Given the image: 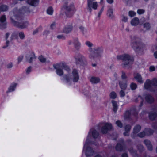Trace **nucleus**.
I'll return each instance as SVG.
<instances>
[{
  "mask_svg": "<svg viewBox=\"0 0 157 157\" xmlns=\"http://www.w3.org/2000/svg\"><path fill=\"white\" fill-rule=\"evenodd\" d=\"M10 15L11 22L14 26L21 29L27 26L28 23L23 21V17L19 14L17 9L15 8L12 11L10 12Z\"/></svg>",
  "mask_w": 157,
  "mask_h": 157,
  "instance_id": "1",
  "label": "nucleus"
},
{
  "mask_svg": "<svg viewBox=\"0 0 157 157\" xmlns=\"http://www.w3.org/2000/svg\"><path fill=\"white\" fill-rule=\"evenodd\" d=\"M117 57L118 60L122 61L123 63L121 66L123 68L129 69L131 67V65L134 61L132 56L128 54H124L117 56Z\"/></svg>",
  "mask_w": 157,
  "mask_h": 157,
  "instance_id": "2",
  "label": "nucleus"
},
{
  "mask_svg": "<svg viewBox=\"0 0 157 157\" xmlns=\"http://www.w3.org/2000/svg\"><path fill=\"white\" fill-rule=\"evenodd\" d=\"M87 140L86 141L83 148V152H85L86 157H91L95 154V151L93 148L88 146V145L91 144V142L88 141Z\"/></svg>",
  "mask_w": 157,
  "mask_h": 157,
  "instance_id": "3",
  "label": "nucleus"
},
{
  "mask_svg": "<svg viewBox=\"0 0 157 157\" xmlns=\"http://www.w3.org/2000/svg\"><path fill=\"white\" fill-rule=\"evenodd\" d=\"M134 38L136 41L133 43V48L136 52H139L142 50L144 44L140 41L139 38L136 36H134Z\"/></svg>",
  "mask_w": 157,
  "mask_h": 157,
  "instance_id": "4",
  "label": "nucleus"
},
{
  "mask_svg": "<svg viewBox=\"0 0 157 157\" xmlns=\"http://www.w3.org/2000/svg\"><path fill=\"white\" fill-rule=\"evenodd\" d=\"M99 135V133L97 130L94 128H92L89 132L86 141L88 140V141L91 142L90 139L92 137L94 139H97L98 138Z\"/></svg>",
  "mask_w": 157,
  "mask_h": 157,
  "instance_id": "5",
  "label": "nucleus"
},
{
  "mask_svg": "<svg viewBox=\"0 0 157 157\" xmlns=\"http://www.w3.org/2000/svg\"><path fill=\"white\" fill-rule=\"evenodd\" d=\"M112 128V126L111 124L106 123L103 124L101 128V131L103 134L107 133L109 131L111 130Z\"/></svg>",
  "mask_w": 157,
  "mask_h": 157,
  "instance_id": "6",
  "label": "nucleus"
},
{
  "mask_svg": "<svg viewBox=\"0 0 157 157\" xmlns=\"http://www.w3.org/2000/svg\"><path fill=\"white\" fill-rule=\"evenodd\" d=\"M125 146L124 140L121 139L119 140V142L117 144L115 148L116 150L119 151H123Z\"/></svg>",
  "mask_w": 157,
  "mask_h": 157,
  "instance_id": "7",
  "label": "nucleus"
},
{
  "mask_svg": "<svg viewBox=\"0 0 157 157\" xmlns=\"http://www.w3.org/2000/svg\"><path fill=\"white\" fill-rule=\"evenodd\" d=\"M53 67L54 69H56V72L57 74L59 76H62L63 74V72L61 68V65L60 63L54 64Z\"/></svg>",
  "mask_w": 157,
  "mask_h": 157,
  "instance_id": "8",
  "label": "nucleus"
},
{
  "mask_svg": "<svg viewBox=\"0 0 157 157\" xmlns=\"http://www.w3.org/2000/svg\"><path fill=\"white\" fill-rule=\"evenodd\" d=\"M6 17L5 15L2 16L0 19V29H5L6 28V23L5 22Z\"/></svg>",
  "mask_w": 157,
  "mask_h": 157,
  "instance_id": "9",
  "label": "nucleus"
},
{
  "mask_svg": "<svg viewBox=\"0 0 157 157\" xmlns=\"http://www.w3.org/2000/svg\"><path fill=\"white\" fill-rule=\"evenodd\" d=\"M73 81L74 82H77L79 79V76L77 71L74 69L72 71Z\"/></svg>",
  "mask_w": 157,
  "mask_h": 157,
  "instance_id": "10",
  "label": "nucleus"
},
{
  "mask_svg": "<svg viewBox=\"0 0 157 157\" xmlns=\"http://www.w3.org/2000/svg\"><path fill=\"white\" fill-rule=\"evenodd\" d=\"M73 29V26L72 24L68 25L65 27L63 30V32L66 34H68L71 32Z\"/></svg>",
  "mask_w": 157,
  "mask_h": 157,
  "instance_id": "11",
  "label": "nucleus"
},
{
  "mask_svg": "<svg viewBox=\"0 0 157 157\" xmlns=\"http://www.w3.org/2000/svg\"><path fill=\"white\" fill-rule=\"evenodd\" d=\"M146 101L149 103H151L153 102L154 99L153 97L150 94H147L145 97Z\"/></svg>",
  "mask_w": 157,
  "mask_h": 157,
  "instance_id": "12",
  "label": "nucleus"
},
{
  "mask_svg": "<svg viewBox=\"0 0 157 157\" xmlns=\"http://www.w3.org/2000/svg\"><path fill=\"white\" fill-rule=\"evenodd\" d=\"M144 143L148 150L150 151H152V146L150 141L148 140H144Z\"/></svg>",
  "mask_w": 157,
  "mask_h": 157,
  "instance_id": "13",
  "label": "nucleus"
},
{
  "mask_svg": "<svg viewBox=\"0 0 157 157\" xmlns=\"http://www.w3.org/2000/svg\"><path fill=\"white\" fill-rule=\"evenodd\" d=\"M84 60V56L81 54H78L76 58V63L78 64H82Z\"/></svg>",
  "mask_w": 157,
  "mask_h": 157,
  "instance_id": "14",
  "label": "nucleus"
},
{
  "mask_svg": "<svg viewBox=\"0 0 157 157\" xmlns=\"http://www.w3.org/2000/svg\"><path fill=\"white\" fill-rule=\"evenodd\" d=\"M152 85V81L149 79H147L144 83V87L145 89H149Z\"/></svg>",
  "mask_w": 157,
  "mask_h": 157,
  "instance_id": "15",
  "label": "nucleus"
},
{
  "mask_svg": "<svg viewBox=\"0 0 157 157\" xmlns=\"http://www.w3.org/2000/svg\"><path fill=\"white\" fill-rule=\"evenodd\" d=\"M134 78L139 82L140 83H142L143 82L141 76L140 74L137 73L136 75L134 74Z\"/></svg>",
  "mask_w": 157,
  "mask_h": 157,
  "instance_id": "16",
  "label": "nucleus"
},
{
  "mask_svg": "<svg viewBox=\"0 0 157 157\" xmlns=\"http://www.w3.org/2000/svg\"><path fill=\"white\" fill-rule=\"evenodd\" d=\"M38 0H28L27 3L32 6H36L38 3Z\"/></svg>",
  "mask_w": 157,
  "mask_h": 157,
  "instance_id": "17",
  "label": "nucleus"
},
{
  "mask_svg": "<svg viewBox=\"0 0 157 157\" xmlns=\"http://www.w3.org/2000/svg\"><path fill=\"white\" fill-rule=\"evenodd\" d=\"M73 5L71 4L69 6H67V3H66L63 6V8L68 12L71 11L73 8Z\"/></svg>",
  "mask_w": 157,
  "mask_h": 157,
  "instance_id": "18",
  "label": "nucleus"
},
{
  "mask_svg": "<svg viewBox=\"0 0 157 157\" xmlns=\"http://www.w3.org/2000/svg\"><path fill=\"white\" fill-rule=\"evenodd\" d=\"M90 81L93 83L96 84L100 82V79L98 77H92L90 79Z\"/></svg>",
  "mask_w": 157,
  "mask_h": 157,
  "instance_id": "19",
  "label": "nucleus"
},
{
  "mask_svg": "<svg viewBox=\"0 0 157 157\" xmlns=\"http://www.w3.org/2000/svg\"><path fill=\"white\" fill-rule=\"evenodd\" d=\"M17 84V83H13L12 84L8 89V90L7 91L6 93H8L11 92L15 90Z\"/></svg>",
  "mask_w": 157,
  "mask_h": 157,
  "instance_id": "20",
  "label": "nucleus"
},
{
  "mask_svg": "<svg viewBox=\"0 0 157 157\" xmlns=\"http://www.w3.org/2000/svg\"><path fill=\"white\" fill-rule=\"evenodd\" d=\"M141 129V126L140 125H136L133 129V133L135 134L138 133L140 131Z\"/></svg>",
  "mask_w": 157,
  "mask_h": 157,
  "instance_id": "21",
  "label": "nucleus"
},
{
  "mask_svg": "<svg viewBox=\"0 0 157 157\" xmlns=\"http://www.w3.org/2000/svg\"><path fill=\"white\" fill-rule=\"evenodd\" d=\"M26 61L30 63H32L33 59H35L36 58L35 55L34 54H33L30 56H26Z\"/></svg>",
  "mask_w": 157,
  "mask_h": 157,
  "instance_id": "22",
  "label": "nucleus"
},
{
  "mask_svg": "<svg viewBox=\"0 0 157 157\" xmlns=\"http://www.w3.org/2000/svg\"><path fill=\"white\" fill-rule=\"evenodd\" d=\"M94 50L96 52L97 54L99 56H101V53H102L103 50L102 48L98 47L96 49H94Z\"/></svg>",
  "mask_w": 157,
  "mask_h": 157,
  "instance_id": "23",
  "label": "nucleus"
},
{
  "mask_svg": "<svg viewBox=\"0 0 157 157\" xmlns=\"http://www.w3.org/2000/svg\"><path fill=\"white\" fill-rule=\"evenodd\" d=\"M113 105V110L115 113H116L118 109V105L117 102L114 100L112 101Z\"/></svg>",
  "mask_w": 157,
  "mask_h": 157,
  "instance_id": "24",
  "label": "nucleus"
},
{
  "mask_svg": "<svg viewBox=\"0 0 157 157\" xmlns=\"http://www.w3.org/2000/svg\"><path fill=\"white\" fill-rule=\"evenodd\" d=\"M131 23L132 25L136 26L139 23V20L137 17H135L131 21Z\"/></svg>",
  "mask_w": 157,
  "mask_h": 157,
  "instance_id": "25",
  "label": "nucleus"
},
{
  "mask_svg": "<svg viewBox=\"0 0 157 157\" xmlns=\"http://www.w3.org/2000/svg\"><path fill=\"white\" fill-rule=\"evenodd\" d=\"M128 151L134 157H138L136 151L134 150L132 148L130 147L128 148Z\"/></svg>",
  "mask_w": 157,
  "mask_h": 157,
  "instance_id": "26",
  "label": "nucleus"
},
{
  "mask_svg": "<svg viewBox=\"0 0 157 157\" xmlns=\"http://www.w3.org/2000/svg\"><path fill=\"white\" fill-rule=\"evenodd\" d=\"M157 114L155 112H151L149 114V118L151 120L155 119L156 117Z\"/></svg>",
  "mask_w": 157,
  "mask_h": 157,
  "instance_id": "27",
  "label": "nucleus"
},
{
  "mask_svg": "<svg viewBox=\"0 0 157 157\" xmlns=\"http://www.w3.org/2000/svg\"><path fill=\"white\" fill-rule=\"evenodd\" d=\"M98 56H99L97 54V53H96L94 50L90 52V58L94 59Z\"/></svg>",
  "mask_w": 157,
  "mask_h": 157,
  "instance_id": "28",
  "label": "nucleus"
},
{
  "mask_svg": "<svg viewBox=\"0 0 157 157\" xmlns=\"http://www.w3.org/2000/svg\"><path fill=\"white\" fill-rule=\"evenodd\" d=\"M8 9V6L6 5H3L0 6V11L2 12L6 11Z\"/></svg>",
  "mask_w": 157,
  "mask_h": 157,
  "instance_id": "29",
  "label": "nucleus"
},
{
  "mask_svg": "<svg viewBox=\"0 0 157 157\" xmlns=\"http://www.w3.org/2000/svg\"><path fill=\"white\" fill-rule=\"evenodd\" d=\"M139 101H140V107H141L143 105V98L140 95L138 96V98H136L135 100V101L136 102H137Z\"/></svg>",
  "mask_w": 157,
  "mask_h": 157,
  "instance_id": "30",
  "label": "nucleus"
},
{
  "mask_svg": "<svg viewBox=\"0 0 157 157\" xmlns=\"http://www.w3.org/2000/svg\"><path fill=\"white\" fill-rule=\"evenodd\" d=\"M74 44L75 48L77 50H78L80 48L81 44L77 39L74 40Z\"/></svg>",
  "mask_w": 157,
  "mask_h": 157,
  "instance_id": "31",
  "label": "nucleus"
},
{
  "mask_svg": "<svg viewBox=\"0 0 157 157\" xmlns=\"http://www.w3.org/2000/svg\"><path fill=\"white\" fill-rule=\"evenodd\" d=\"M120 86L121 89L123 90H125L127 87V85L126 83H123L122 82H119Z\"/></svg>",
  "mask_w": 157,
  "mask_h": 157,
  "instance_id": "32",
  "label": "nucleus"
},
{
  "mask_svg": "<svg viewBox=\"0 0 157 157\" xmlns=\"http://www.w3.org/2000/svg\"><path fill=\"white\" fill-rule=\"evenodd\" d=\"M146 134L147 135H151L153 133V131L150 128H147L145 130Z\"/></svg>",
  "mask_w": 157,
  "mask_h": 157,
  "instance_id": "33",
  "label": "nucleus"
},
{
  "mask_svg": "<svg viewBox=\"0 0 157 157\" xmlns=\"http://www.w3.org/2000/svg\"><path fill=\"white\" fill-rule=\"evenodd\" d=\"M63 77L67 83H69L70 82L71 78L68 75H64Z\"/></svg>",
  "mask_w": 157,
  "mask_h": 157,
  "instance_id": "34",
  "label": "nucleus"
},
{
  "mask_svg": "<svg viewBox=\"0 0 157 157\" xmlns=\"http://www.w3.org/2000/svg\"><path fill=\"white\" fill-rule=\"evenodd\" d=\"M18 35L20 38L22 40L24 39L25 35L24 33L23 32H20L18 33Z\"/></svg>",
  "mask_w": 157,
  "mask_h": 157,
  "instance_id": "35",
  "label": "nucleus"
},
{
  "mask_svg": "<svg viewBox=\"0 0 157 157\" xmlns=\"http://www.w3.org/2000/svg\"><path fill=\"white\" fill-rule=\"evenodd\" d=\"M61 65V67L63 68L65 70L67 71L68 72H69L70 71L69 68L66 65V64L64 63H60Z\"/></svg>",
  "mask_w": 157,
  "mask_h": 157,
  "instance_id": "36",
  "label": "nucleus"
},
{
  "mask_svg": "<svg viewBox=\"0 0 157 157\" xmlns=\"http://www.w3.org/2000/svg\"><path fill=\"white\" fill-rule=\"evenodd\" d=\"M18 38L17 34L16 32H14L11 35L10 38L11 41L13 39H17Z\"/></svg>",
  "mask_w": 157,
  "mask_h": 157,
  "instance_id": "37",
  "label": "nucleus"
},
{
  "mask_svg": "<svg viewBox=\"0 0 157 157\" xmlns=\"http://www.w3.org/2000/svg\"><path fill=\"white\" fill-rule=\"evenodd\" d=\"M130 87L131 89L132 90H135L137 88V85L136 84L133 82H132L131 84L130 85Z\"/></svg>",
  "mask_w": 157,
  "mask_h": 157,
  "instance_id": "38",
  "label": "nucleus"
},
{
  "mask_svg": "<svg viewBox=\"0 0 157 157\" xmlns=\"http://www.w3.org/2000/svg\"><path fill=\"white\" fill-rule=\"evenodd\" d=\"M53 11V9L51 7H49L47 10V13L49 15H52Z\"/></svg>",
  "mask_w": 157,
  "mask_h": 157,
  "instance_id": "39",
  "label": "nucleus"
},
{
  "mask_svg": "<svg viewBox=\"0 0 157 157\" xmlns=\"http://www.w3.org/2000/svg\"><path fill=\"white\" fill-rule=\"evenodd\" d=\"M144 27L146 29V30H149L150 27V24L148 23H146L143 25Z\"/></svg>",
  "mask_w": 157,
  "mask_h": 157,
  "instance_id": "40",
  "label": "nucleus"
},
{
  "mask_svg": "<svg viewBox=\"0 0 157 157\" xmlns=\"http://www.w3.org/2000/svg\"><path fill=\"white\" fill-rule=\"evenodd\" d=\"M110 96L111 98L115 99L117 97L116 94L113 91L110 94Z\"/></svg>",
  "mask_w": 157,
  "mask_h": 157,
  "instance_id": "41",
  "label": "nucleus"
},
{
  "mask_svg": "<svg viewBox=\"0 0 157 157\" xmlns=\"http://www.w3.org/2000/svg\"><path fill=\"white\" fill-rule=\"evenodd\" d=\"M131 128V126L129 125L128 124L126 125L124 127V129L125 131L129 132Z\"/></svg>",
  "mask_w": 157,
  "mask_h": 157,
  "instance_id": "42",
  "label": "nucleus"
},
{
  "mask_svg": "<svg viewBox=\"0 0 157 157\" xmlns=\"http://www.w3.org/2000/svg\"><path fill=\"white\" fill-rule=\"evenodd\" d=\"M116 124L118 127L120 128L123 127V124L120 120L117 121Z\"/></svg>",
  "mask_w": 157,
  "mask_h": 157,
  "instance_id": "43",
  "label": "nucleus"
},
{
  "mask_svg": "<svg viewBox=\"0 0 157 157\" xmlns=\"http://www.w3.org/2000/svg\"><path fill=\"white\" fill-rule=\"evenodd\" d=\"M38 59L40 62L42 63H44L46 62V59L45 58L42 56H40L38 57Z\"/></svg>",
  "mask_w": 157,
  "mask_h": 157,
  "instance_id": "44",
  "label": "nucleus"
},
{
  "mask_svg": "<svg viewBox=\"0 0 157 157\" xmlns=\"http://www.w3.org/2000/svg\"><path fill=\"white\" fill-rule=\"evenodd\" d=\"M130 115V113L129 111H126L124 114V117L125 119H129Z\"/></svg>",
  "mask_w": 157,
  "mask_h": 157,
  "instance_id": "45",
  "label": "nucleus"
},
{
  "mask_svg": "<svg viewBox=\"0 0 157 157\" xmlns=\"http://www.w3.org/2000/svg\"><path fill=\"white\" fill-rule=\"evenodd\" d=\"M137 147L138 149L140 151H142L144 150V147L143 145L141 144H139L137 145Z\"/></svg>",
  "mask_w": 157,
  "mask_h": 157,
  "instance_id": "46",
  "label": "nucleus"
},
{
  "mask_svg": "<svg viewBox=\"0 0 157 157\" xmlns=\"http://www.w3.org/2000/svg\"><path fill=\"white\" fill-rule=\"evenodd\" d=\"M122 75L121 76V78L122 79H125L127 78V76L126 75V74L125 72L122 71H121Z\"/></svg>",
  "mask_w": 157,
  "mask_h": 157,
  "instance_id": "47",
  "label": "nucleus"
},
{
  "mask_svg": "<svg viewBox=\"0 0 157 157\" xmlns=\"http://www.w3.org/2000/svg\"><path fill=\"white\" fill-rule=\"evenodd\" d=\"M98 6V5L97 2H92V5L91 7L95 10L97 9Z\"/></svg>",
  "mask_w": 157,
  "mask_h": 157,
  "instance_id": "48",
  "label": "nucleus"
},
{
  "mask_svg": "<svg viewBox=\"0 0 157 157\" xmlns=\"http://www.w3.org/2000/svg\"><path fill=\"white\" fill-rule=\"evenodd\" d=\"M108 14H109V16L110 17H113V10L112 9H110L108 11Z\"/></svg>",
  "mask_w": 157,
  "mask_h": 157,
  "instance_id": "49",
  "label": "nucleus"
},
{
  "mask_svg": "<svg viewBox=\"0 0 157 157\" xmlns=\"http://www.w3.org/2000/svg\"><path fill=\"white\" fill-rule=\"evenodd\" d=\"M152 86H157V79H153L152 81Z\"/></svg>",
  "mask_w": 157,
  "mask_h": 157,
  "instance_id": "50",
  "label": "nucleus"
},
{
  "mask_svg": "<svg viewBox=\"0 0 157 157\" xmlns=\"http://www.w3.org/2000/svg\"><path fill=\"white\" fill-rule=\"evenodd\" d=\"M136 14V13L133 11H130L129 12V15L131 17L134 16Z\"/></svg>",
  "mask_w": 157,
  "mask_h": 157,
  "instance_id": "51",
  "label": "nucleus"
},
{
  "mask_svg": "<svg viewBox=\"0 0 157 157\" xmlns=\"http://www.w3.org/2000/svg\"><path fill=\"white\" fill-rule=\"evenodd\" d=\"M123 90H121L119 94L121 97H123L125 95L124 92Z\"/></svg>",
  "mask_w": 157,
  "mask_h": 157,
  "instance_id": "52",
  "label": "nucleus"
},
{
  "mask_svg": "<svg viewBox=\"0 0 157 157\" xmlns=\"http://www.w3.org/2000/svg\"><path fill=\"white\" fill-rule=\"evenodd\" d=\"M146 133L144 132H142L138 134V136L140 137H143L145 135Z\"/></svg>",
  "mask_w": 157,
  "mask_h": 157,
  "instance_id": "53",
  "label": "nucleus"
},
{
  "mask_svg": "<svg viewBox=\"0 0 157 157\" xmlns=\"http://www.w3.org/2000/svg\"><path fill=\"white\" fill-rule=\"evenodd\" d=\"M145 11L143 9H139L137 10V13L139 14H142L144 13Z\"/></svg>",
  "mask_w": 157,
  "mask_h": 157,
  "instance_id": "54",
  "label": "nucleus"
},
{
  "mask_svg": "<svg viewBox=\"0 0 157 157\" xmlns=\"http://www.w3.org/2000/svg\"><path fill=\"white\" fill-rule=\"evenodd\" d=\"M152 127L155 129H157V122H155L152 124Z\"/></svg>",
  "mask_w": 157,
  "mask_h": 157,
  "instance_id": "55",
  "label": "nucleus"
},
{
  "mask_svg": "<svg viewBox=\"0 0 157 157\" xmlns=\"http://www.w3.org/2000/svg\"><path fill=\"white\" fill-rule=\"evenodd\" d=\"M31 68L32 67L31 66L29 67L28 68L26 71V72L27 74H29L30 72L31 71Z\"/></svg>",
  "mask_w": 157,
  "mask_h": 157,
  "instance_id": "56",
  "label": "nucleus"
},
{
  "mask_svg": "<svg viewBox=\"0 0 157 157\" xmlns=\"http://www.w3.org/2000/svg\"><path fill=\"white\" fill-rule=\"evenodd\" d=\"M86 45H88L90 47H91L93 45L92 43L89 41H87L86 43Z\"/></svg>",
  "mask_w": 157,
  "mask_h": 157,
  "instance_id": "57",
  "label": "nucleus"
},
{
  "mask_svg": "<svg viewBox=\"0 0 157 157\" xmlns=\"http://www.w3.org/2000/svg\"><path fill=\"white\" fill-rule=\"evenodd\" d=\"M123 18L122 19V21L124 22H126L128 20V17H125V16L123 15L122 16Z\"/></svg>",
  "mask_w": 157,
  "mask_h": 157,
  "instance_id": "58",
  "label": "nucleus"
},
{
  "mask_svg": "<svg viewBox=\"0 0 157 157\" xmlns=\"http://www.w3.org/2000/svg\"><path fill=\"white\" fill-rule=\"evenodd\" d=\"M13 66V64L12 63H10L8 64L6 66L8 68H11Z\"/></svg>",
  "mask_w": 157,
  "mask_h": 157,
  "instance_id": "59",
  "label": "nucleus"
},
{
  "mask_svg": "<svg viewBox=\"0 0 157 157\" xmlns=\"http://www.w3.org/2000/svg\"><path fill=\"white\" fill-rule=\"evenodd\" d=\"M121 157H128V154L126 152L122 153L121 155Z\"/></svg>",
  "mask_w": 157,
  "mask_h": 157,
  "instance_id": "60",
  "label": "nucleus"
},
{
  "mask_svg": "<svg viewBox=\"0 0 157 157\" xmlns=\"http://www.w3.org/2000/svg\"><path fill=\"white\" fill-rule=\"evenodd\" d=\"M23 9L24 10V13H25L29 10V9L28 8H26L25 7H23Z\"/></svg>",
  "mask_w": 157,
  "mask_h": 157,
  "instance_id": "61",
  "label": "nucleus"
},
{
  "mask_svg": "<svg viewBox=\"0 0 157 157\" xmlns=\"http://www.w3.org/2000/svg\"><path fill=\"white\" fill-rule=\"evenodd\" d=\"M6 46H4L3 47V48H6V47H7L8 46H9V41H8V40H6Z\"/></svg>",
  "mask_w": 157,
  "mask_h": 157,
  "instance_id": "62",
  "label": "nucleus"
},
{
  "mask_svg": "<svg viewBox=\"0 0 157 157\" xmlns=\"http://www.w3.org/2000/svg\"><path fill=\"white\" fill-rule=\"evenodd\" d=\"M23 58V56H20L18 58V63L21 62Z\"/></svg>",
  "mask_w": 157,
  "mask_h": 157,
  "instance_id": "63",
  "label": "nucleus"
},
{
  "mask_svg": "<svg viewBox=\"0 0 157 157\" xmlns=\"http://www.w3.org/2000/svg\"><path fill=\"white\" fill-rule=\"evenodd\" d=\"M155 70V67L154 66H151L150 67V71H154Z\"/></svg>",
  "mask_w": 157,
  "mask_h": 157,
  "instance_id": "64",
  "label": "nucleus"
}]
</instances>
